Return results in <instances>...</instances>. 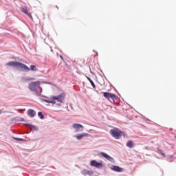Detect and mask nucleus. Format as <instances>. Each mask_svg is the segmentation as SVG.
Returning <instances> with one entry per match:
<instances>
[{
  "label": "nucleus",
  "instance_id": "1",
  "mask_svg": "<svg viewBox=\"0 0 176 176\" xmlns=\"http://www.w3.org/2000/svg\"><path fill=\"white\" fill-rule=\"evenodd\" d=\"M6 65L8 67H16L18 68H20V69H21L22 71H26L27 72H30V67H28V66L20 62L10 61L7 63Z\"/></svg>",
  "mask_w": 176,
  "mask_h": 176
},
{
  "label": "nucleus",
  "instance_id": "2",
  "mask_svg": "<svg viewBox=\"0 0 176 176\" xmlns=\"http://www.w3.org/2000/svg\"><path fill=\"white\" fill-rule=\"evenodd\" d=\"M110 134L116 140H120V138H122L124 135V132L118 128H114L110 130Z\"/></svg>",
  "mask_w": 176,
  "mask_h": 176
},
{
  "label": "nucleus",
  "instance_id": "3",
  "mask_svg": "<svg viewBox=\"0 0 176 176\" xmlns=\"http://www.w3.org/2000/svg\"><path fill=\"white\" fill-rule=\"evenodd\" d=\"M39 87H41V82L39 81L30 82L28 87L30 90L31 91H34L35 94H37V96H39V91H38Z\"/></svg>",
  "mask_w": 176,
  "mask_h": 176
},
{
  "label": "nucleus",
  "instance_id": "4",
  "mask_svg": "<svg viewBox=\"0 0 176 176\" xmlns=\"http://www.w3.org/2000/svg\"><path fill=\"white\" fill-rule=\"evenodd\" d=\"M65 98V94L62 93L59 94L58 96H51L50 100H52V101H57L58 102H63Z\"/></svg>",
  "mask_w": 176,
  "mask_h": 176
},
{
  "label": "nucleus",
  "instance_id": "5",
  "mask_svg": "<svg viewBox=\"0 0 176 176\" xmlns=\"http://www.w3.org/2000/svg\"><path fill=\"white\" fill-rule=\"evenodd\" d=\"M102 94L104 97V98H107V100H117L118 97L115 94H111L109 92H102Z\"/></svg>",
  "mask_w": 176,
  "mask_h": 176
},
{
  "label": "nucleus",
  "instance_id": "6",
  "mask_svg": "<svg viewBox=\"0 0 176 176\" xmlns=\"http://www.w3.org/2000/svg\"><path fill=\"white\" fill-rule=\"evenodd\" d=\"M90 164L92 167H96V168H100V167H103L104 166L102 162H98L96 160H91Z\"/></svg>",
  "mask_w": 176,
  "mask_h": 176
},
{
  "label": "nucleus",
  "instance_id": "7",
  "mask_svg": "<svg viewBox=\"0 0 176 176\" xmlns=\"http://www.w3.org/2000/svg\"><path fill=\"white\" fill-rule=\"evenodd\" d=\"M72 127L76 129V133L83 131V125L78 123L73 124Z\"/></svg>",
  "mask_w": 176,
  "mask_h": 176
},
{
  "label": "nucleus",
  "instance_id": "8",
  "mask_svg": "<svg viewBox=\"0 0 176 176\" xmlns=\"http://www.w3.org/2000/svg\"><path fill=\"white\" fill-rule=\"evenodd\" d=\"M90 135L89 133H82L80 134H77L75 135V138H77L78 140H82L83 137H89Z\"/></svg>",
  "mask_w": 176,
  "mask_h": 176
},
{
  "label": "nucleus",
  "instance_id": "9",
  "mask_svg": "<svg viewBox=\"0 0 176 176\" xmlns=\"http://www.w3.org/2000/svg\"><path fill=\"white\" fill-rule=\"evenodd\" d=\"M100 155L104 157V159H107V160H109V162H113V158L112 157H111L109 155L102 152L100 153Z\"/></svg>",
  "mask_w": 176,
  "mask_h": 176
},
{
  "label": "nucleus",
  "instance_id": "10",
  "mask_svg": "<svg viewBox=\"0 0 176 176\" xmlns=\"http://www.w3.org/2000/svg\"><path fill=\"white\" fill-rule=\"evenodd\" d=\"M111 170H113V171H116V173H122L123 172V168H120V166H113L111 167Z\"/></svg>",
  "mask_w": 176,
  "mask_h": 176
},
{
  "label": "nucleus",
  "instance_id": "11",
  "mask_svg": "<svg viewBox=\"0 0 176 176\" xmlns=\"http://www.w3.org/2000/svg\"><path fill=\"white\" fill-rule=\"evenodd\" d=\"M82 174L83 175H93L94 173L93 171L91 170H89L87 169H84L82 171Z\"/></svg>",
  "mask_w": 176,
  "mask_h": 176
},
{
  "label": "nucleus",
  "instance_id": "12",
  "mask_svg": "<svg viewBox=\"0 0 176 176\" xmlns=\"http://www.w3.org/2000/svg\"><path fill=\"white\" fill-rule=\"evenodd\" d=\"M36 113H35V111L34 109H29L28 111V115L30 116V118H34Z\"/></svg>",
  "mask_w": 176,
  "mask_h": 176
},
{
  "label": "nucleus",
  "instance_id": "13",
  "mask_svg": "<svg viewBox=\"0 0 176 176\" xmlns=\"http://www.w3.org/2000/svg\"><path fill=\"white\" fill-rule=\"evenodd\" d=\"M21 12H23V13H25V14H27V16H31V14L28 12V8H27V7L22 8Z\"/></svg>",
  "mask_w": 176,
  "mask_h": 176
},
{
  "label": "nucleus",
  "instance_id": "14",
  "mask_svg": "<svg viewBox=\"0 0 176 176\" xmlns=\"http://www.w3.org/2000/svg\"><path fill=\"white\" fill-rule=\"evenodd\" d=\"M87 79L90 82L91 86L94 87V89H96V85L94 84V82L92 81L91 78L87 77Z\"/></svg>",
  "mask_w": 176,
  "mask_h": 176
},
{
  "label": "nucleus",
  "instance_id": "15",
  "mask_svg": "<svg viewBox=\"0 0 176 176\" xmlns=\"http://www.w3.org/2000/svg\"><path fill=\"white\" fill-rule=\"evenodd\" d=\"M27 126H28V127H30V129L31 130H32L33 131H35L37 130L36 126H34V125H31V124H27Z\"/></svg>",
  "mask_w": 176,
  "mask_h": 176
},
{
  "label": "nucleus",
  "instance_id": "16",
  "mask_svg": "<svg viewBox=\"0 0 176 176\" xmlns=\"http://www.w3.org/2000/svg\"><path fill=\"white\" fill-rule=\"evenodd\" d=\"M126 146H128V148H133V141H128V142L126 143Z\"/></svg>",
  "mask_w": 176,
  "mask_h": 176
},
{
  "label": "nucleus",
  "instance_id": "17",
  "mask_svg": "<svg viewBox=\"0 0 176 176\" xmlns=\"http://www.w3.org/2000/svg\"><path fill=\"white\" fill-rule=\"evenodd\" d=\"M30 71H38V69L36 68V66L35 65H31L30 68H29Z\"/></svg>",
  "mask_w": 176,
  "mask_h": 176
},
{
  "label": "nucleus",
  "instance_id": "18",
  "mask_svg": "<svg viewBox=\"0 0 176 176\" xmlns=\"http://www.w3.org/2000/svg\"><path fill=\"white\" fill-rule=\"evenodd\" d=\"M38 116H39L40 119H45V116H43V114H42V112L41 111L38 113Z\"/></svg>",
  "mask_w": 176,
  "mask_h": 176
},
{
  "label": "nucleus",
  "instance_id": "19",
  "mask_svg": "<svg viewBox=\"0 0 176 176\" xmlns=\"http://www.w3.org/2000/svg\"><path fill=\"white\" fill-rule=\"evenodd\" d=\"M45 102H47L48 104H56V101L54 100H44Z\"/></svg>",
  "mask_w": 176,
  "mask_h": 176
},
{
  "label": "nucleus",
  "instance_id": "20",
  "mask_svg": "<svg viewBox=\"0 0 176 176\" xmlns=\"http://www.w3.org/2000/svg\"><path fill=\"white\" fill-rule=\"evenodd\" d=\"M14 140H16V141H24V139L22 138H14Z\"/></svg>",
  "mask_w": 176,
  "mask_h": 176
},
{
  "label": "nucleus",
  "instance_id": "21",
  "mask_svg": "<svg viewBox=\"0 0 176 176\" xmlns=\"http://www.w3.org/2000/svg\"><path fill=\"white\" fill-rule=\"evenodd\" d=\"M159 153H161L163 156H164V153H163V151L162 150H158Z\"/></svg>",
  "mask_w": 176,
  "mask_h": 176
},
{
  "label": "nucleus",
  "instance_id": "22",
  "mask_svg": "<svg viewBox=\"0 0 176 176\" xmlns=\"http://www.w3.org/2000/svg\"><path fill=\"white\" fill-rule=\"evenodd\" d=\"M28 80H35V78H28Z\"/></svg>",
  "mask_w": 176,
  "mask_h": 176
},
{
  "label": "nucleus",
  "instance_id": "23",
  "mask_svg": "<svg viewBox=\"0 0 176 176\" xmlns=\"http://www.w3.org/2000/svg\"><path fill=\"white\" fill-rule=\"evenodd\" d=\"M60 58H61V60H64V58H63L62 56H60Z\"/></svg>",
  "mask_w": 176,
  "mask_h": 176
},
{
  "label": "nucleus",
  "instance_id": "24",
  "mask_svg": "<svg viewBox=\"0 0 176 176\" xmlns=\"http://www.w3.org/2000/svg\"><path fill=\"white\" fill-rule=\"evenodd\" d=\"M2 113V110H0V115Z\"/></svg>",
  "mask_w": 176,
  "mask_h": 176
},
{
  "label": "nucleus",
  "instance_id": "25",
  "mask_svg": "<svg viewBox=\"0 0 176 176\" xmlns=\"http://www.w3.org/2000/svg\"><path fill=\"white\" fill-rule=\"evenodd\" d=\"M56 8H57V9H58V6H56Z\"/></svg>",
  "mask_w": 176,
  "mask_h": 176
}]
</instances>
